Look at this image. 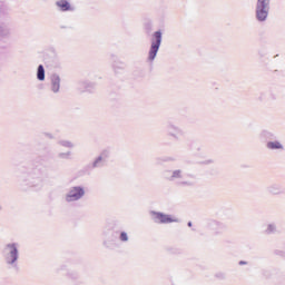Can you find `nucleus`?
<instances>
[{"label":"nucleus","instance_id":"obj_1","mask_svg":"<svg viewBox=\"0 0 285 285\" xmlns=\"http://www.w3.org/2000/svg\"><path fill=\"white\" fill-rule=\"evenodd\" d=\"M168 181H175L178 186L190 188L197 184V176L193 173H184L181 169H175L165 173Z\"/></svg>","mask_w":285,"mask_h":285},{"label":"nucleus","instance_id":"obj_2","mask_svg":"<svg viewBox=\"0 0 285 285\" xmlns=\"http://www.w3.org/2000/svg\"><path fill=\"white\" fill-rule=\"evenodd\" d=\"M3 257L7 266L11 268L17 267V262H19V244L8 243L3 249Z\"/></svg>","mask_w":285,"mask_h":285},{"label":"nucleus","instance_id":"obj_3","mask_svg":"<svg viewBox=\"0 0 285 285\" xmlns=\"http://www.w3.org/2000/svg\"><path fill=\"white\" fill-rule=\"evenodd\" d=\"M161 31H155L150 38V47L147 55V62L153 63L155 59H157V53L159 52V48H161Z\"/></svg>","mask_w":285,"mask_h":285},{"label":"nucleus","instance_id":"obj_4","mask_svg":"<svg viewBox=\"0 0 285 285\" xmlns=\"http://www.w3.org/2000/svg\"><path fill=\"white\" fill-rule=\"evenodd\" d=\"M86 197V187L71 186L63 196L66 204H75Z\"/></svg>","mask_w":285,"mask_h":285},{"label":"nucleus","instance_id":"obj_5","mask_svg":"<svg viewBox=\"0 0 285 285\" xmlns=\"http://www.w3.org/2000/svg\"><path fill=\"white\" fill-rule=\"evenodd\" d=\"M271 12V0H257L255 6V17L259 23H264L268 19Z\"/></svg>","mask_w":285,"mask_h":285},{"label":"nucleus","instance_id":"obj_6","mask_svg":"<svg viewBox=\"0 0 285 285\" xmlns=\"http://www.w3.org/2000/svg\"><path fill=\"white\" fill-rule=\"evenodd\" d=\"M150 218L155 224H177L179 222V218L175 215L165 214L161 212H150L149 213Z\"/></svg>","mask_w":285,"mask_h":285},{"label":"nucleus","instance_id":"obj_7","mask_svg":"<svg viewBox=\"0 0 285 285\" xmlns=\"http://www.w3.org/2000/svg\"><path fill=\"white\" fill-rule=\"evenodd\" d=\"M49 81L51 92L57 95V92L61 90V76H59L58 73H52L49 78Z\"/></svg>","mask_w":285,"mask_h":285},{"label":"nucleus","instance_id":"obj_8","mask_svg":"<svg viewBox=\"0 0 285 285\" xmlns=\"http://www.w3.org/2000/svg\"><path fill=\"white\" fill-rule=\"evenodd\" d=\"M166 130L167 135L173 137V139L179 140L184 137V130H181L177 125H168Z\"/></svg>","mask_w":285,"mask_h":285},{"label":"nucleus","instance_id":"obj_9","mask_svg":"<svg viewBox=\"0 0 285 285\" xmlns=\"http://www.w3.org/2000/svg\"><path fill=\"white\" fill-rule=\"evenodd\" d=\"M56 6L60 12H72L75 10V7L68 0H58L56 1Z\"/></svg>","mask_w":285,"mask_h":285},{"label":"nucleus","instance_id":"obj_10","mask_svg":"<svg viewBox=\"0 0 285 285\" xmlns=\"http://www.w3.org/2000/svg\"><path fill=\"white\" fill-rule=\"evenodd\" d=\"M267 148L269 150H284V145L279 140H274L267 142Z\"/></svg>","mask_w":285,"mask_h":285},{"label":"nucleus","instance_id":"obj_11","mask_svg":"<svg viewBox=\"0 0 285 285\" xmlns=\"http://www.w3.org/2000/svg\"><path fill=\"white\" fill-rule=\"evenodd\" d=\"M209 228L214 232V233H222V230H224V225L219 222L216 220H212L208 224Z\"/></svg>","mask_w":285,"mask_h":285},{"label":"nucleus","instance_id":"obj_12","mask_svg":"<svg viewBox=\"0 0 285 285\" xmlns=\"http://www.w3.org/2000/svg\"><path fill=\"white\" fill-rule=\"evenodd\" d=\"M58 146H61V148H68L69 150H72V148H75V142L68 139H60L58 141Z\"/></svg>","mask_w":285,"mask_h":285},{"label":"nucleus","instance_id":"obj_13","mask_svg":"<svg viewBox=\"0 0 285 285\" xmlns=\"http://www.w3.org/2000/svg\"><path fill=\"white\" fill-rule=\"evenodd\" d=\"M277 233V224L269 223L266 225L265 235H275Z\"/></svg>","mask_w":285,"mask_h":285},{"label":"nucleus","instance_id":"obj_14","mask_svg":"<svg viewBox=\"0 0 285 285\" xmlns=\"http://www.w3.org/2000/svg\"><path fill=\"white\" fill-rule=\"evenodd\" d=\"M37 79L38 81H46V69L43 68V65L38 66Z\"/></svg>","mask_w":285,"mask_h":285},{"label":"nucleus","instance_id":"obj_15","mask_svg":"<svg viewBox=\"0 0 285 285\" xmlns=\"http://www.w3.org/2000/svg\"><path fill=\"white\" fill-rule=\"evenodd\" d=\"M59 159H72V151H62L58 154Z\"/></svg>","mask_w":285,"mask_h":285},{"label":"nucleus","instance_id":"obj_16","mask_svg":"<svg viewBox=\"0 0 285 285\" xmlns=\"http://www.w3.org/2000/svg\"><path fill=\"white\" fill-rule=\"evenodd\" d=\"M98 157L106 161V159L110 158V149H104Z\"/></svg>","mask_w":285,"mask_h":285},{"label":"nucleus","instance_id":"obj_17","mask_svg":"<svg viewBox=\"0 0 285 285\" xmlns=\"http://www.w3.org/2000/svg\"><path fill=\"white\" fill-rule=\"evenodd\" d=\"M268 191H269L272 195H279V187H277V185H272V186L268 188Z\"/></svg>","mask_w":285,"mask_h":285},{"label":"nucleus","instance_id":"obj_18","mask_svg":"<svg viewBox=\"0 0 285 285\" xmlns=\"http://www.w3.org/2000/svg\"><path fill=\"white\" fill-rule=\"evenodd\" d=\"M102 159L98 156V157H96V159L94 160V163H92V167L94 168H99L100 166H101V164H102Z\"/></svg>","mask_w":285,"mask_h":285},{"label":"nucleus","instance_id":"obj_19","mask_svg":"<svg viewBox=\"0 0 285 285\" xmlns=\"http://www.w3.org/2000/svg\"><path fill=\"white\" fill-rule=\"evenodd\" d=\"M119 239H120L121 242H128V239H129L128 233L121 232L120 235H119Z\"/></svg>","mask_w":285,"mask_h":285},{"label":"nucleus","instance_id":"obj_20","mask_svg":"<svg viewBox=\"0 0 285 285\" xmlns=\"http://www.w3.org/2000/svg\"><path fill=\"white\" fill-rule=\"evenodd\" d=\"M3 14V2L0 1V17Z\"/></svg>","mask_w":285,"mask_h":285},{"label":"nucleus","instance_id":"obj_21","mask_svg":"<svg viewBox=\"0 0 285 285\" xmlns=\"http://www.w3.org/2000/svg\"><path fill=\"white\" fill-rule=\"evenodd\" d=\"M269 99H277V97L274 94H271Z\"/></svg>","mask_w":285,"mask_h":285},{"label":"nucleus","instance_id":"obj_22","mask_svg":"<svg viewBox=\"0 0 285 285\" xmlns=\"http://www.w3.org/2000/svg\"><path fill=\"white\" fill-rule=\"evenodd\" d=\"M244 265H246V262L240 261V262H239V266H244Z\"/></svg>","mask_w":285,"mask_h":285},{"label":"nucleus","instance_id":"obj_23","mask_svg":"<svg viewBox=\"0 0 285 285\" xmlns=\"http://www.w3.org/2000/svg\"><path fill=\"white\" fill-rule=\"evenodd\" d=\"M29 186H35V183H33V181H30V183H29Z\"/></svg>","mask_w":285,"mask_h":285},{"label":"nucleus","instance_id":"obj_24","mask_svg":"<svg viewBox=\"0 0 285 285\" xmlns=\"http://www.w3.org/2000/svg\"><path fill=\"white\" fill-rule=\"evenodd\" d=\"M188 226H193V223H188Z\"/></svg>","mask_w":285,"mask_h":285},{"label":"nucleus","instance_id":"obj_25","mask_svg":"<svg viewBox=\"0 0 285 285\" xmlns=\"http://www.w3.org/2000/svg\"><path fill=\"white\" fill-rule=\"evenodd\" d=\"M261 101H264V98H261Z\"/></svg>","mask_w":285,"mask_h":285}]
</instances>
